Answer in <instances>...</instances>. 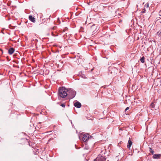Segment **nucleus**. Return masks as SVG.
I'll return each mask as SVG.
<instances>
[{
    "mask_svg": "<svg viewBox=\"0 0 161 161\" xmlns=\"http://www.w3.org/2000/svg\"><path fill=\"white\" fill-rule=\"evenodd\" d=\"M150 106L152 108H153L154 107L155 105L153 103H152L150 105Z\"/></svg>",
    "mask_w": 161,
    "mask_h": 161,
    "instance_id": "obj_13",
    "label": "nucleus"
},
{
    "mask_svg": "<svg viewBox=\"0 0 161 161\" xmlns=\"http://www.w3.org/2000/svg\"><path fill=\"white\" fill-rule=\"evenodd\" d=\"M0 50H1V51H2V49H0Z\"/></svg>",
    "mask_w": 161,
    "mask_h": 161,
    "instance_id": "obj_20",
    "label": "nucleus"
},
{
    "mask_svg": "<svg viewBox=\"0 0 161 161\" xmlns=\"http://www.w3.org/2000/svg\"><path fill=\"white\" fill-rule=\"evenodd\" d=\"M145 7L146 8H148L149 7V5L148 4H146L145 6Z\"/></svg>",
    "mask_w": 161,
    "mask_h": 161,
    "instance_id": "obj_14",
    "label": "nucleus"
},
{
    "mask_svg": "<svg viewBox=\"0 0 161 161\" xmlns=\"http://www.w3.org/2000/svg\"><path fill=\"white\" fill-rule=\"evenodd\" d=\"M89 134H85L84 135L83 137V141L85 142L88 140L89 139Z\"/></svg>",
    "mask_w": 161,
    "mask_h": 161,
    "instance_id": "obj_5",
    "label": "nucleus"
},
{
    "mask_svg": "<svg viewBox=\"0 0 161 161\" xmlns=\"http://www.w3.org/2000/svg\"><path fill=\"white\" fill-rule=\"evenodd\" d=\"M29 19L33 23H35L36 21V19L32 15H30L29 17Z\"/></svg>",
    "mask_w": 161,
    "mask_h": 161,
    "instance_id": "obj_8",
    "label": "nucleus"
},
{
    "mask_svg": "<svg viewBox=\"0 0 161 161\" xmlns=\"http://www.w3.org/2000/svg\"><path fill=\"white\" fill-rule=\"evenodd\" d=\"M68 90L65 87H60L58 92V96L62 98H65L68 95L67 92Z\"/></svg>",
    "mask_w": 161,
    "mask_h": 161,
    "instance_id": "obj_1",
    "label": "nucleus"
},
{
    "mask_svg": "<svg viewBox=\"0 0 161 161\" xmlns=\"http://www.w3.org/2000/svg\"><path fill=\"white\" fill-rule=\"evenodd\" d=\"M61 106L63 107H64L65 106V105L64 104H63V103H62L61 104Z\"/></svg>",
    "mask_w": 161,
    "mask_h": 161,
    "instance_id": "obj_15",
    "label": "nucleus"
},
{
    "mask_svg": "<svg viewBox=\"0 0 161 161\" xmlns=\"http://www.w3.org/2000/svg\"><path fill=\"white\" fill-rule=\"evenodd\" d=\"M68 29V28H65V29H64V31H65V30H67Z\"/></svg>",
    "mask_w": 161,
    "mask_h": 161,
    "instance_id": "obj_17",
    "label": "nucleus"
},
{
    "mask_svg": "<svg viewBox=\"0 0 161 161\" xmlns=\"http://www.w3.org/2000/svg\"><path fill=\"white\" fill-rule=\"evenodd\" d=\"M14 49L13 47H11L9 48V49L8 50V53L9 54H12L14 53Z\"/></svg>",
    "mask_w": 161,
    "mask_h": 161,
    "instance_id": "obj_9",
    "label": "nucleus"
},
{
    "mask_svg": "<svg viewBox=\"0 0 161 161\" xmlns=\"http://www.w3.org/2000/svg\"><path fill=\"white\" fill-rule=\"evenodd\" d=\"M150 149V152L152 154H154V151L150 147L149 148Z\"/></svg>",
    "mask_w": 161,
    "mask_h": 161,
    "instance_id": "obj_12",
    "label": "nucleus"
},
{
    "mask_svg": "<svg viewBox=\"0 0 161 161\" xmlns=\"http://www.w3.org/2000/svg\"><path fill=\"white\" fill-rule=\"evenodd\" d=\"M161 157V154H153V159H159Z\"/></svg>",
    "mask_w": 161,
    "mask_h": 161,
    "instance_id": "obj_6",
    "label": "nucleus"
},
{
    "mask_svg": "<svg viewBox=\"0 0 161 161\" xmlns=\"http://www.w3.org/2000/svg\"><path fill=\"white\" fill-rule=\"evenodd\" d=\"M158 36H161V31L158 34Z\"/></svg>",
    "mask_w": 161,
    "mask_h": 161,
    "instance_id": "obj_16",
    "label": "nucleus"
},
{
    "mask_svg": "<svg viewBox=\"0 0 161 161\" xmlns=\"http://www.w3.org/2000/svg\"><path fill=\"white\" fill-rule=\"evenodd\" d=\"M97 30V27L95 25H92L90 29V31L92 33H95L96 31Z\"/></svg>",
    "mask_w": 161,
    "mask_h": 161,
    "instance_id": "obj_4",
    "label": "nucleus"
},
{
    "mask_svg": "<svg viewBox=\"0 0 161 161\" xmlns=\"http://www.w3.org/2000/svg\"><path fill=\"white\" fill-rule=\"evenodd\" d=\"M140 61L141 62L143 63H144L145 62V58L144 57H142L140 59Z\"/></svg>",
    "mask_w": 161,
    "mask_h": 161,
    "instance_id": "obj_11",
    "label": "nucleus"
},
{
    "mask_svg": "<svg viewBox=\"0 0 161 161\" xmlns=\"http://www.w3.org/2000/svg\"><path fill=\"white\" fill-rule=\"evenodd\" d=\"M126 110H128L130 108H129V107H127V108H126Z\"/></svg>",
    "mask_w": 161,
    "mask_h": 161,
    "instance_id": "obj_18",
    "label": "nucleus"
},
{
    "mask_svg": "<svg viewBox=\"0 0 161 161\" xmlns=\"http://www.w3.org/2000/svg\"><path fill=\"white\" fill-rule=\"evenodd\" d=\"M68 93L69 94H68V95L69 96V98L70 99L74 98L75 97L76 94L75 91L70 90L68 91Z\"/></svg>",
    "mask_w": 161,
    "mask_h": 161,
    "instance_id": "obj_2",
    "label": "nucleus"
},
{
    "mask_svg": "<svg viewBox=\"0 0 161 161\" xmlns=\"http://www.w3.org/2000/svg\"><path fill=\"white\" fill-rule=\"evenodd\" d=\"M132 144V142L131 141L130 139H129L127 145V147L129 149H130V147L131 146Z\"/></svg>",
    "mask_w": 161,
    "mask_h": 161,
    "instance_id": "obj_10",
    "label": "nucleus"
},
{
    "mask_svg": "<svg viewBox=\"0 0 161 161\" xmlns=\"http://www.w3.org/2000/svg\"><path fill=\"white\" fill-rule=\"evenodd\" d=\"M74 105L75 107L78 108H80L81 106V104L78 102L75 103Z\"/></svg>",
    "mask_w": 161,
    "mask_h": 161,
    "instance_id": "obj_7",
    "label": "nucleus"
},
{
    "mask_svg": "<svg viewBox=\"0 0 161 161\" xmlns=\"http://www.w3.org/2000/svg\"><path fill=\"white\" fill-rule=\"evenodd\" d=\"M127 110H126V109H125V111H126Z\"/></svg>",
    "mask_w": 161,
    "mask_h": 161,
    "instance_id": "obj_19",
    "label": "nucleus"
},
{
    "mask_svg": "<svg viewBox=\"0 0 161 161\" xmlns=\"http://www.w3.org/2000/svg\"><path fill=\"white\" fill-rule=\"evenodd\" d=\"M106 158L105 156L99 155L96 158L94 161H105Z\"/></svg>",
    "mask_w": 161,
    "mask_h": 161,
    "instance_id": "obj_3",
    "label": "nucleus"
}]
</instances>
